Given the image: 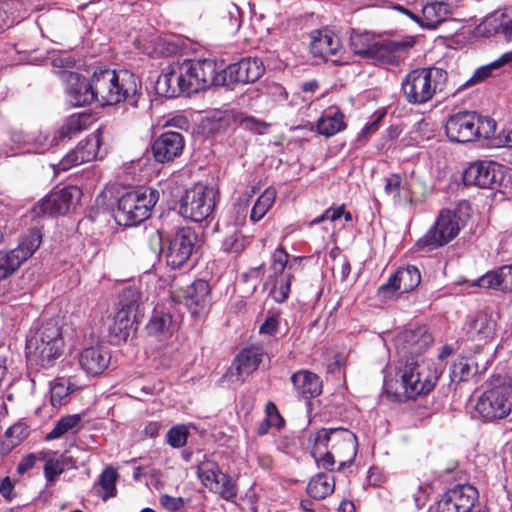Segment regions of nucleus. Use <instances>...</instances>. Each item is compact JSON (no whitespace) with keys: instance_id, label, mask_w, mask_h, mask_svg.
Returning a JSON list of instances; mask_svg holds the SVG:
<instances>
[{"instance_id":"21","label":"nucleus","mask_w":512,"mask_h":512,"mask_svg":"<svg viewBox=\"0 0 512 512\" xmlns=\"http://www.w3.org/2000/svg\"><path fill=\"white\" fill-rule=\"evenodd\" d=\"M63 77L67 82L66 93L69 103L74 106H85L97 100V94L91 81L76 72H64Z\"/></svg>"},{"instance_id":"36","label":"nucleus","mask_w":512,"mask_h":512,"mask_svg":"<svg viewBox=\"0 0 512 512\" xmlns=\"http://www.w3.org/2000/svg\"><path fill=\"white\" fill-rule=\"evenodd\" d=\"M115 89L119 91L120 102L126 101L131 106L135 107L137 104V91L138 84L137 78L128 70L115 71Z\"/></svg>"},{"instance_id":"17","label":"nucleus","mask_w":512,"mask_h":512,"mask_svg":"<svg viewBox=\"0 0 512 512\" xmlns=\"http://www.w3.org/2000/svg\"><path fill=\"white\" fill-rule=\"evenodd\" d=\"M504 178L503 166L493 161L472 163L463 173V182L467 186L494 188Z\"/></svg>"},{"instance_id":"48","label":"nucleus","mask_w":512,"mask_h":512,"mask_svg":"<svg viewBox=\"0 0 512 512\" xmlns=\"http://www.w3.org/2000/svg\"><path fill=\"white\" fill-rule=\"evenodd\" d=\"M507 21H504L503 14H494L485 18V20L478 26V31L490 37L498 33H502L506 37Z\"/></svg>"},{"instance_id":"61","label":"nucleus","mask_w":512,"mask_h":512,"mask_svg":"<svg viewBox=\"0 0 512 512\" xmlns=\"http://www.w3.org/2000/svg\"><path fill=\"white\" fill-rule=\"evenodd\" d=\"M344 213V206L341 205L337 208H329L327 209L321 216L317 217L313 220V223H320L326 219H329L330 221L334 222L338 220Z\"/></svg>"},{"instance_id":"16","label":"nucleus","mask_w":512,"mask_h":512,"mask_svg":"<svg viewBox=\"0 0 512 512\" xmlns=\"http://www.w3.org/2000/svg\"><path fill=\"white\" fill-rule=\"evenodd\" d=\"M101 141L102 133L99 130L93 132L86 139L80 141L58 164L52 165L54 172L67 171L83 163L95 160L98 156Z\"/></svg>"},{"instance_id":"19","label":"nucleus","mask_w":512,"mask_h":512,"mask_svg":"<svg viewBox=\"0 0 512 512\" xmlns=\"http://www.w3.org/2000/svg\"><path fill=\"white\" fill-rule=\"evenodd\" d=\"M477 490L469 484H458L438 501L437 512H469L477 500Z\"/></svg>"},{"instance_id":"8","label":"nucleus","mask_w":512,"mask_h":512,"mask_svg":"<svg viewBox=\"0 0 512 512\" xmlns=\"http://www.w3.org/2000/svg\"><path fill=\"white\" fill-rule=\"evenodd\" d=\"M461 230L458 215L451 210H442L434 225L423 235L416 245L419 249L432 251L447 245Z\"/></svg>"},{"instance_id":"62","label":"nucleus","mask_w":512,"mask_h":512,"mask_svg":"<svg viewBox=\"0 0 512 512\" xmlns=\"http://www.w3.org/2000/svg\"><path fill=\"white\" fill-rule=\"evenodd\" d=\"M240 124L244 129L257 133H261V130L266 126L263 122H260L253 117L242 118Z\"/></svg>"},{"instance_id":"52","label":"nucleus","mask_w":512,"mask_h":512,"mask_svg":"<svg viewBox=\"0 0 512 512\" xmlns=\"http://www.w3.org/2000/svg\"><path fill=\"white\" fill-rule=\"evenodd\" d=\"M55 455L56 453H53V456ZM65 461L66 459L63 456L58 458L51 457L46 460L44 465V475L48 483H53L56 478L65 471Z\"/></svg>"},{"instance_id":"56","label":"nucleus","mask_w":512,"mask_h":512,"mask_svg":"<svg viewBox=\"0 0 512 512\" xmlns=\"http://www.w3.org/2000/svg\"><path fill=\"white\" fill-rule=\"evenodd\" d=\"M159 501L162 507L170 512L178 511L184 505L182 497H172L168 494L161 495Z\"/></svg>"},{"instance_id":"38","label":"nucleus","mask_w":512,"mask_h":512,"mask_svg":"<svg viewBox=\"0 0 512 512\" xmlns=\"http://www.w3.org/2000/svg\"><path fill=\"white\" fill-rule=\"evenodd\" d=\"M86 114H73L68 117L63 125L55 132L52 137L51 143H60L64 140L71 139L78 135L86 128L88 122Z\"/></svg>"},{"instance_id":"60","label":"nucleus","mask_w":512,"mask_h":512,"mask_svg":"<svg viewBox=\"0 0 512 512\" xmlns=\"http://www.w3.org/2000/svg\"><path fill=\"white\" fill-rule=\"evenodd\" d=\"M267 417H266V425H272L276 427H281L284 423L283 418L280 416L276 406L273 403H269L267 405Z\"/></svg>"},{"instance_id":"47","label":"nucleus","mask_w":512,"mask_h":512,"mask_svg":"<svg viewBox=\"0 0 512 512\" xmlns=\"http://www.w3.org/2000/svg\"><path fill=\"white\" fill-rule=\"evenodd\" d=\"M197 475L207 488L213 490V487L218 482V478L222 476L223 473L220 472L217 463L205 461L198 465Z\"/></svg>"},{"instance_id":"54","label":"nucleus","mask_w":512,"mask_h":512,"mask_svg":"<svg viewBox=\"0 0 512 512\" xmlns=\"http://www.w3.org/2000/svg\"><path fill=\"white\" fill-rule=\"evenodd\" d=\"M188 435V429L184 425H178L168 431L167 442L173 448H181L186 444Z\"/></svg>"},{"instance_id":"25","label":"nucleus","mask_w":512,"mask_h":512,"mask_svg":"<svg viewBox=\"0 0 512 512\" xmlns=\"http://www.w3.org/2000/svg\"><path fill=\"white\" fill-rule=\"evenodd\" d=\"M115 70H101L93 74V88L97 101L101 105H113L120 102V93L115 89Z\"/></svg>"},{"instance_id":"11","label":"nucleus","mask_w":512,"mask_h":512,"mask_svg":"<svg viewBox=\"0 0 512 512\" xmlns=\"http://www.w3.org/2000/svg\"><path fill=\"white\" fill-rule=\"evenodd\" d=\"M512 387L500 384L485 391L475 405V411L487 421L506 418L511 413Z\"/></svg>"},{"instance_id":"34","label":"nucleus","mask_w":512,"mask_h":512,"mask_svg":"<svg viewBox=\"0 0 512 512\" xmlns=\"http://www.w3.org/2000/svg\"><path fill=\"white\" fill-rule=\"evenodd\" d=\"M219 27L227 33L234 34L242 24L240 8L233 2L224 1L217 6Z\"/></svg>"},{"instance_id":"44","label":"nucleus","mask_w":512,"mask_h":512,"mask_svg":"<svg viewBox=\"0 0 512 512\" xmlns=\"http://www.w3.org/2000/svg\"><path fill=\"white\" fill-rule=\"evenodd\" d=\"M78 387L70 379L60 378L56 380L50 388V400L53 407L63 405L70 393Z\"/></svg>"},{"instance_id":"49","label":"nucleus","mask_w":512,"mask_h":512,"mask_svg":"<svg viewBox=\"0 0 512 512\" xmlns=\"http://www.w3.org/2000/svg\"><path fill=\"white\" fill-rule=\"evenodd\" d=\"M250 242V237L235 232L225 237L222 249L228 254L238 256L246 249Z\"/></svg>"},{"instance_id":"35","label":"nucleus","mask_w":512,"mask_h":512,"mask_svg":"<svg viewBox=\"0 0 512 512\" xmlns=\"http://www.w3.org/2000/svg\"><path fill=\"white\" fill-rule=\"evenodd\" d=\"M478 286L485 289H496L502 292L512 291V265L491 271L478 279Z\"/></svg>"},{"instance_id":"22","label":"nucleus","mask_w":512,"mask_h":512,"mask_svg":"<svg viewBox=\"0 0 512 512\" xmlns=\"http://www.w3.org/2000/svg\"><path fill=\"white\" fill-rule=\"evenodd\" d=\"M184 146L185 141L181 133L167 131L154 140L152 153L157 162L168 163L182 154Z\"/></svg>"},{"instance_id":"26","label":"nucleus","mask_w":512,"mask_h":512,"mask_svg":"<svg viewBox=\"0 0 512 512\" xmlns=\"http://www.w3.org/2000/svg\"><path fill=\"white\" fill-rule=\"evenodd\" d=\"M407 15L422 27L434 29L452 13L433 0H425L419 11H406Z\"/></svg>"},{"instance_id":"63","label":"nucleus","mask_w":512,"mask_h":512,"mask_svg":"<svg viewBox=\"0 0 512 512\" xmlns=\"http://www.w3.org/2000/svg\"><path fill=\"white\" fill-rule=\"evenodd\" d=\"M52 138L48 135H40L36 139L35 143V149L34 152L36 153H43L44 151L48 150L50 147L58 145L59 143L52 142Z\"/></svg>"},{"instance_id":"18","label":"nucleus","mask_w":512,"mask_h":512,"mask_svg":"<svg viewBox=\"0 0 512 512\" xmlns=\"http://www.w3.org/2000/svg\"><path fill=\"white\" fill-rule=\"evenodd\" d=\"M433 342L432 335L428 332L426 326H416L401 331L395 338V347L397 353L408 360L411 356L421 355Z\"/></svg>"},{"instance_id":"27","label":"nucleus","mask_w":512,"mask_h":512,"mask_svg":"<svg viewBox=\"0 0 512 512\" xmlns=\"http://www.w3.org/2000/svg\"><path fill=\"white\" fill-rule=\"evenodd\" d=\"M110 358V354L102 347H89L80 353L79 364L88 375L97 376L108 367Z\"/></svg>"},{"instance_id":"33","label":"nucleus","mask_w":512,"mask_h":512,"mask_svg":"<svg viewBox=\"0 0 512 512\" xmlns=\"http://www.w3.org/2000/svg\"><path fill=\"white\" fill-rule=\"evenodd\" d=\"M384 192L396 205H406L413 200L410 184L403 181L399 174H392L385 178Z\"/></svg>"},{"instance_id":"4","label":"nucleus","mask_w":512,"mask_h":512,"mask_svg":"<svg viewBox=\"0 0 512 512\" xmlns=\"http://www.w3.org/2000/svg\"><path fill=\"white\" fill-rule=\"evenodd\" d=\"M159 199V192L149 187L123 194L114 210V218L121 226H135L149 218Z\"/></svg>"},{"instance_id":"14","label":"nucleus","mask_w":512,"mask_h":512,"mask_svg":"<svg viewBox=\"0 0 512 512\" xmlns=\"http://www.w3.org/2000/svg\"><path fill=\"white\" fill-rule=\"evenodd\" d=\"M310 51L315 57L335 64L346 63L340 37L329 29L314 30L310 33Z\"/></svg>"},{"instance_id":"24","label":"nucleus","mask_w":512,"mask_h":512,"mask_svg":"<svg viewBox=\"0 0 512 512\" xmlns=\"http://www.w3.org/2000/svg\"><path fill=\"white\" fill-rule=\"evenodd\" d=\"M410 47L408 42L403 41H378L372 59L384 65H398L407 58Z\"/></svg>"},{"instance_id":"42","label":"nucleus","mask_w":512,"mask_h":512,"mask_svg":"<svg viewBox=\"0 0 512 512\" xmlns=\"http://www.w3.org/2000/svg\"><path fill=\"white\" fill-rule=\"evenodd\" d=\"M119 306V309L140 318L142 316L143 302L139 289L135 287L124 289L120 296Z\"/></svg>"},{"instance_id":"41","label":"nucleus","mask_w":512,"mask_h":512,"mask_svg":"<svg viewBox=\"0 0 512 512\" xmlns=\"http://www.w3.org/2000/svg\"><path fill=\"white\" fill-rule=\"evenodd\" d=\"M512 62V50L504 53L497 60L479 67L474 74L466 81L465 86L475 85L492 76L493 73L499 70L505 64Z\"/></svg>"},{"instance_id":"5","label":"nucleus","mask_w":512,"mask_h":512,"mask_svg":"<svg viewBox=\"0 0 512 512\" xmlns=\"http://www.w3.org/2000/svg\"><path fill=\"white\" fill-rule=\"evenodd\" d=\"M445 130L451 141L465 143L493 136L496 122L492 118L480 116L476 112L463 111L450 116Z\"/></svg>"},{"instance_id":"10","label":"nucleus","mask_w":512,"mask_h":512,"mask_svg":"<svg viewBox=\"0 0 512 512\" xmlns=\"http://www.w3.org/2000/svg\"><path fill=\"white\" fill-rule=\"evenodd\" d=\"M216 192L202 184L188 189L180 201V214L194 222L207 219L215 208Z\"/></svg>"},{"instance_id":"12","label":"nucleus","mask_w":512,"mask_h":512,"mask_svg":"<svg viewBox=\"0 0 512 512\" xmlns=\"http://www.w3.org/2000/svg\"><path fill=\"white\" fill-rule=\"evenodd\" d=\"M441 372L417 361L406 360L401 381L408 398L429 393L435 386Z\"/></svg>"},{"instance_id":"3","label":"nucleus","mask_w":512,"mask_h":512,"mask_svg":"<svg viewBox=\"0 0 512 512\" xmlns=\"http://www.w3.org/2000/svg\"><path fill=\"white\" fill-rule=\"evenodd\" d=\"M447 72L441 68H418L409 72L401 83L403 95L410 104H424L444 90Z\"/></svg>"},{"instance_id":"59","label":"nucleus","mask_w":512,"mask_h":512,"mask_svg":"<svg viewBox=\"0 0 512 512\" xmlns=\"http://www.w3.org/2000/svg\"><path fill=\"white\" fill-rule=\"evenodd\" d=\"M231 122V116L228 113H218L212 117L211 131L219 132L225 130Z\"/></svg>"},{"instance_id":"50","label":"nucleus","mask_w":512,"mask_h":512,"mask_svg":"<svg viewBox=\"0 0 512 512\" xmlns=\"http://www.w3.org/2000/svg\"><path fill=\"white\" fill-rule=\"evenodd\" d=\"M172 324V317L168 313L155 312L147 324V331L150 335L165 334Z\"/></svg>"},{"instance_id":"32","label":"nucleus","mask_w":512,"mask_h":512,"mask_svg":"<svg viewBox=\"0 0 512 512\" xmlns=\"http://www.w3.org/2000/svg\"><path fill=\"white\" fill-rule=\"evenodd\" d=\"M210 300V287L205 280L194 281L186 290L184 301L187 308L194 315L199 314Z\"/></svg>"},{"instance_id":"1","label":"nucleus","mask_w":512,"mask_h":512,"mask_svg":"<svg viewBox=\"0 0 512 512\" xmlns=\"http://www.w3.org/2000/svg\"><path fill=\"white\" fill-rule=\"evenodd\" d=\"M309 442L317 466L328 471L334 469L336 462L339 469L351 464L357 455V437L345 428H322L310 436Z\"/></svg>"},{"instance_id":"29","label":"nucleus","mask_w":512,"mask_h":512,"mask_svg":"<svg viewBox=\"0 0 512 512\" xmlns=\"http://www.w3.org/2000/svg\"><path fill=\"white\" fill-rule=\"evenodd\" d=\"M263 356V349L259 346H250L243 349L235 358L233 366L237 377L243 382L259 366Z\"/></svg>"},{"instance_id":"6","label":"nucleus","mask_w":512,"mask_h":512,"mask_svg":"<svg viewBox=\"0 0 512 512\" xmlns=\"http://www.w3.org/2000/svg\"><path fill=\"white\" fill-rule=\"evenodd\" d=\"M303 257H290L283 246L271 254L268 282L271 284L270 296L277 303L285 302L290 294L291 282L295 273L301 270Z\"/></svg>"},{"instance_id":"30","label":"nucleus","mask_w":512,"mask_h":512,"mask_svg":"<svg viewBox=\"0 0 512 512\" xmlns=\"http://www.w3.org/2000/svg\"><path fill=\"white\" fill-rule=\"evenodd\" d=\"M294 390L299 397L311 399L322 392V381L315 373L301 370L291 377Z\"/></svg>"},{"instance_id":"7","label":"nucleus","mask_w":512,"mask_h":512,"mask_svg":"<svg viewBox=\"0 0 512 512\" xmlns=\"http://www.w3.org/2000/svg\"><path fill=\"white\" fill-rule=\"evenodd\" d=\"M174 63L186 94L197 93L212 85H221L220 72L217 63L213 60L187 59L183 62Z\"/></svg>"},{"instance_id":"51","label":"nucleus","mask_w":512,"mask_h":512,"mask_svg":"<svg viewBox=\"0 0 512 512\" xmlns=\"http://www.w3.org/2000/svg\"><path fill=\"white\" fill-rule=\"evenodd\" d=\"M214 492L218 493L221 498L232 501L237 495V488L232 478L223 474L218 478V482L213 487Z\"/></svg>"},{"instance_id":"9","label":"nucleus","mask_w":512,"mask_h":512,"mask_svg":"<svg viewBox=\"0 0 512 512\" xmlns=\"http://www.w3.org/2000/svg\"><path fill=\"white\" fill-rule=\"evenodd\" d=\"M42 234L39 229H31L22 236L18 246L10 250H0V281L13 275L39 248Z\"/></svg>"},{"instance_id":"40","label":"nucleus","mask_w":512,"mask_h":512,"mask_svg":"<svg viewBox=\"0 0 512 512\" xmlns=\"http://www.w3.org/2000/svg\"><path fill=\"white\" fill-rule=\"evenodd\" d=\"M335 488L332 477L326 473H318L308 483L307 493L314 499L321 500L330 495Z\"/></svg>"},{"instance_id":"15","label":"nucleus","mask_w":512,"mask_h":512,"mask_svg":"<svg viewBox=\"0 0 512 512\" xmlns=\"http://www.w3.org/2000/svg\"><path fill=\"white\" fill-rule=\"evenodd\" d=\"M264 71L265 67L260 59L247 57L222 69L219 80L223 86L254 83L263 75Z\"/></svg>"},{"instance_id":"37","label":"nucleus","mask_w":512,"mask_h":512,"mask_svg":"<svg viewBox=\"0 0 512 512\" xmlns=\"http://www.w3.org/2000/svg\"><path fill=\"white\" fill-rule=\"evenodd\" d=\"M345 128L343 113L334 107L326 109L317 121V131L325 137H331Z\"/></svg>"},{"instance_id":"20","label":"nucleus","mask_w":512,"mask_h":512,"mask_svg":"<svg viewBox=\"0 0 512 512\" xmlns=\"http://www.w3.org/2000/svg\"><path fill=\"white\" fill-rule=\"evenodd\" d=\"M81 191L75 186L62 188L51 192L34 208V213L40 215H55L65 213L80 199Z\"/></svg>"},{"instance_id":"39","label":"nucleus","mask_w":512,"mask_h":512,"mask_svg":"<svg viewBox=\"0 0 512 512\" xmlns=\"http://www.w3.org/2000/svg\"><path fill=\"white\" fill-rule=\"evenodd\" d=\"M140 318L118 309L114 316L113 324L110 326V333L120 340H126L130 331L137 325Z\"/></svg>"},{"instance_id":"2","label":"nucleus","mask_w":512,"mask_h":512,"mask_svg":"<svg viewBox=\"0 0 512 512\" xmlns=\"http://www.w3.org/2000/svg\"><path fill=\"white\" fill-rule=\"evenodd\" d=\"M64 349L61 326L55 320L41 324L26 341V357L31 364L42 368L54 365Z\"/></svg>"},{"instance_id":"57","label":"nucleus","mask_w":512,"mask_h":512,"mask_svg":"<svg viewBox=\"0 0 512 512\" xmlns=\"http://www.w3.org/2000/svg\"><path fill=\"white\" fill-rule=\"evenodd\" d=\"M24 428L22 425H14L8 428L4 434L5 440L8 441V449L16 446L22 438Z\"/></svg>"},{"instance_id":"53","label":"nucleus","mask_w":512,"mask_h":512,"mask_svg":"<svg viewBox=\"0 0 512 512\" xmlns=\"http://www.w3.org/2000/svg\"><path fill=\"white\" fill-rule=\"evenodd\" d=\"M118 478V474L112 467H107L100 475L99 484L102 489L106 491L103 499L106 500L116 495L115 483Z\"/></svg>"},{"instance_id":"23","label":"nucleus","mask_w":512,"mask_h":512,"mask_svg":"<svg viewBox=\"0 0 512 512\" xmlns=\"http://www.w3.org/2000/svg\"><path fill=\"white\" fill-rule=\"evenodd\" d=\"M421 282L419 269L414 265L400 268L392 275L387 284L380 286L379 293L385 294L387 291L407 293L415 289Z\"/></svg>"},{"instance_id":"55","label":"nucleus","mask_w":512,"mask_h":512,"mask_svg":"<svg viewBox=\"0 0 512 512\" xmlns=\"http://www.w3.org/2000/svg\"><path fill=\"white\" fill-rule=\"evenodd\" d=\"M473 374L472 367L466 358H461L452 365L451 377L459 381H466Z\"/></svg>"},{"instance_id":"46","label":"nucleus","mask_w":512,"mask_h":512,"mask_svg":"<svg viewBox=\"0 0 512 512\" xmlns=\"http://www.w3.org/2000/svg\"><path fill=\"white\" fill-rule=\"evenodd\" d=\"M81 417L78 414L68 415L61 418L54 428L47 434V440L58 439L64 434L72 431L75 432L80 428Z\"/></svg>"},{"instance_id":"45","label":"nucleus","mask_w":512,"mask_h":512,"mask_svg":"<svg viewBox=\"0 0 512 512\" xmlns=\"http://www.w3.org/2000/svg\"><path fill=\"white\" fill-rule=\"evenodd\" d=\"M276 198V191L274 188H267L256 200L250 214V219L253 222L260 221L273 205Z\"/></svg>"},{"instance_id":"28","label":"nucleus","mask_w":512,"mask_h":512,"mask_svg":"<svg viewBox=\"0 0 512 512\" xmlns=\"http://www.w3.org/2000/svg\"><path fill=\"white\" fill-rule=\"evenodd\" d=\"M496 322L491 316L479 313L465 324V332L472 341L487 342L495 334Z\"/></svg>"},{"instance_id":"13","label":"nucleus","mask_w":512,"mask_h":512,"mask_svg":"<svg viewBox=\"0 0 512 512\" xmlns=\"http://www.w3.org/2000/svg\"><path fill=\"white\" fill-rule=\"evenodd\" d=\"M198 236L191 227H181L167 240L166 262L173 269L182 268L191 258Z\"/></svg>"},{"instance_id":"64","label":"nucleus","mask_w":512,"mask_h":512,"mask_svg":"<svg viewBox=\"0 0 512 512\" xmlns=\"http://www.w3.org/2000/svg\"><path fill=\"white\" fill-rule=\"evenodd\" d=\"M37 457L34 454H29L25 456L21 462L17 466V472L19 474H24L28 470H30L36 463Z\"/></svg>"},{"instance_id":"43","label":"nucleus","mask_w":512,"mask_h":512,"mask_svg":"<svg viewBox=\"0 0 512 512\" xmlns=\"http://www.w3.org/2000/svg\"><path fill=\"white\" fill-rule=\"evenodd\" d=\"M378 44L369 33L353 34L350 38V45L353 52L357 55L370 58L373 57V52Z\"/></svg>"},{"instance_id":"31","label":"nucleus","mask_w":512,"mask_h":512,"mask_svg":"<svg viewBox=\"0 0 512 512\" xmlns=\"http://www.w3.org/2000/svg\"><path fill=\"white\" fill-rule=\"evenodd\" d=\"M178 71L175 63L168 66L167 70L163 71L155 83L156 93L160 96L167 98L177 97L185 93L183 82H180Z\"/></svg>"},{"instance_id":"58","label":"nucleus","mask_w":512,"mask_h":512,"mask_svg":"<svg viewBox=\"0 0 512 512\" xmlns=\"http://www.w3.org/2000/svg\"><path fill=\"white\" fill-rule=\"evenodd\" d=\"M279 314L273 313L269 315L264 323L260 326V333L274 335L279 326Z\"/></svg>"}]
</instances>
